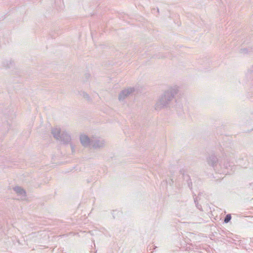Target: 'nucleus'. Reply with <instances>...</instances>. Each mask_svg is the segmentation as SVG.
I'll return each mask as SVG.
<instances>
[{
    "mask_svg": "<svg viewBox=\"0 0 253 253\" xmlns=\"http://www.w3.org/2000/svg\"><path fill=\"white\" fill-rule=\"evenodd\" d=\"M6 62V64H5V63H3V66L5 67H6V68L9 67L10 66H9V64L8 63V62L9 63V64H11V61H7Z\"/></svg>",
    "mask_w": 253,
    "mask_h": 253,
    "instance_id": "12",
    "label": "nucleus"
},
{
    "mask_svg": "<svg viewBox=\"0 0 253 253\" xmlns=\"http://www.w3.org/2000/svg\"><path fill=\"white\" fill-rule=\"evenodd\" d=\"M135 91V88L134 87H128L122 90L118 97L120 101H123L127 97L131 95Z\"/></svg>",
    "mask_w": 253,
    "mask_h": 253,
    "instance_id": "3",
    "label": "nucleus"
},
{
    "mask_svg": "<svg viewBox=\"0 0 253 253\" xmlns=\"http://www.w3.org/2000/svg\"><path fill=\"white\" fill-rule=\"evenodd\" d=\"M208 164L212 166L215 170L219 172V167H221V163H218L217 158L214 155L210 156L208 159Z\"/></svg>",
    "mask_w": 253,
    "mask_h": 253,
    "instance_id": "4",
    "label": "nucleus"
},
{
    "mask_svg": "<svg viewBox=\"0 0 253 253\" xmlns=\"http://www.w3.org/2000/svg\"><path fill=\"white\" fill-rule=\"evenodd\" d=\"M13 189L17 196L19 197V200L22 201L26 200V193L24 189L19 186H16L13 188Z\"/></svg>",
    "mask_w": 253,
    "mask_h": 253,
    "instance_id": "6",
    "label": "nucleus"
},
{
    "mask_svg": "<svg viewBox=\"0 0 253 253\" xmlns=\"http://www.w3.org/2000/svg\"><path fill=\"white\" fill-rule=\"evenodd\" d=\"M179 90L178 86L176 85L169 87L165 90L159 98L156 104V109L160 110L170 106L171 101Z\"/></svg>",
    "mask_w": 253,
    "mask_h": 253,
    "instance_id": "1",
    "label": "nucleus"
},
{
    "mask_svg": "<svg viewBox=\"0 0 253 253\" xmlns=\"http://www.w3.org/2000/svg\"><path fill=\"white\" fill-rule=\"evenodd\" d=\"M221 163V167H219V169H223L222 170H220L219 172H222L224 173H229V171L227 170V171L225 169H229V167H231V164L228 161H224L223 163L222 162H220Z\"/></svg>",
    "mask_w": 253,
    "mask_h": 253,
    "instance_id": "8",
    "label": "nucleus"
},
{
    "mask_svg": "<svg viewBox=\"0 0 253 253\" xmlns=\"http://www.w3.org/2000/svg\"><path fill=\"white\" fill-rule=\"evenodd\" d=\"M80 140L82 145L84 147H88L91 144L92 139H90L86 135L81 134L80 136Z\"/></svg>",
    "mask_w": 253,
    "mask_h": 253,
    "instance_id": "7",
    "label": "nucleus"
},
{
    "mask_svg": "<svg viewBox=\"0 0 253 253\" xmlns=\"http://www.w3.org/2000/svg\"><path fill=\"white\" fill-rule=\"evenodd\" d=\"M70 145L71 148L72 153H74L76 151V146L72 142H70Z\"/></svg>",
    "mask_w": 253,
    "mask_h": 253,
    "instance_id": "11",
    "label": "nucleus"
},
{
    "mask_svg": "<svg viewBox=\"0 0 253 253\" xmlns=\"http://www.w3.org/2000/svg\"><path fill=\"white\" fill-rule=\"evenodd\" d=\"M91 145L94 149H100L105 146V141L101 138H93Z\"/></svg>",
    "mask_w": 253,
    "mask_h": 253,
    "instance_id": "5",
    "label": "nucleus"
},
{
    "mask_svg": "<svg viewBox=\"0 0 253 253\" xmlns=\"http://www.w3.org/2000/svg\"><path fill=\"white\" fill-rule=\"evenodd\" d=\"M81 95L84 97V98L85 99H86V100H90V97L89 96V95L85 92H82L81 93Z\"/></svg>",
    "mask_w": 253,
    "mask_h": 253,
    "instance_id": "9",
    "label": "nucleus"
},
{
    "mask_svg": "<svg viewBox=\"0 0 253 253\" xmlns=\"http://www.w3.org/2000/svg\"><path fill=\"white\" fill-rule=\"evenodd\" d=\"M51 133L55 138L60 140L64 143L68 144L71 141V137L69 133L65 130H61L59 127L53 128Z\"/></svg>",
    "mask_w": 253,
    "mask_h": 253,
    "instance_id": "2",
    "label": "nucleus"
},
{
    "mask_svg": "<svg viewBox=\"0 0 253 253\" xmlns=\"http://www.w3.org/2000/svg\"><path fill=\"white\" fill-rule=\"evenodd\" d=\"M231 219V216L230 214H227L224 218V221L225 223H228Z\"/></svg>",
    "mask_w": 253,
    "mask_h": 253,
    "instance_id": "10",
    "label": "nucleus"
}]
</instances>
